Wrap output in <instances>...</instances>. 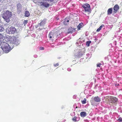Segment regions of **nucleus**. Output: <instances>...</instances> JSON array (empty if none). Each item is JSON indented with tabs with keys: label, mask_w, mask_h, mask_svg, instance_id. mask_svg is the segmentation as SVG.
<instances>
[{
	"label": "nucleus",
	"mask_w": 122,
	"mask_h": 122,
	"mask_svg": "<svg viewBox=\"0 0 122 122\" xmlns=\"http://www.w3.org/2000/svg\"><path fill=\"white\" fill-rule=\"evenodd\" d=\"M119 9V7L117 5H115L113 7V12L116 13Z\"/></svg>",
	"instance_id": "nucleus-11"
},
{
	"label": "nucleus",
	"mask_w": 122,
	"mask_h": 122,
	"mask_svg": "<svg viewBox=\"0 0 122 122\" xmlns=\"http://www.w3.org/2000/svg\"><path fill=\"white\" fill-rule=\"evenodd\" d=\"M82 6L84 8L86 11H89L91 9L90 5L87 3L84 4L82 5Z\"/></svg>",
	"instance_id": "nucleus-7"
},
{
	"label": "nucleus",
	"mask_w": 122,
	"mask_h": 122,
	"mask_svg": "<svg viewBox=\"0 0 122 122\" xmlns=\"http://www.w3.org/2000/svg\"><path fill=\"white\" fill-rule=\"evenodd\" d=\"M102 25H101V26H100L97 29V31L99 32V31H100V30H101V29L102 27Z\"/></svg>",
	"instance_id": "nucleus-21"
},
{
	"label": "nucleus",
	"mask_w": 122,
	"mask_h": 122,
	"mask_svg": "<svg viewBox=\"0 0 122 122\" xmlns=\"http://www.w3.org/2000/svg\"><path fill=\"white\" fill-rule=\"evenodd\" d=\"M16 29L14 27L9 26L6 29V32L10 34L17 33Z\"/></svg>",
	"instance_id": "nucleus-6"
},
{
	"label": "nucleus",
	"mask_w": 122,
	"mask_h": 122,
	"mask_svg": "<svg viewBox=\"0 0 122 122\" xmlns=\"http://www.w3.org/2000/svg\"><path fill=\"white\" fill-rule=\"evenodd\" d=\"M118 120L120 122H122V118L120 117Z\"/></svg>",
	"instance_id": "nucleus-27"
},
{
	"label": "nucleus",
	"mask_w": 122,
	"mask_h": 122,
	"mask_svg": "<svg viewBox=\"0 0 122 122\" xmlns=\"http://www.w3.org/2000/svg\"><path fill=\"white\" fill-rule=\"evenodd\" d=\"M54 65L55 67H56L59 65V63H57L56 64H54Z\"/></svg>",
	"instance_id": "nucleus-28"
},
{
	"label": "nucleus",
	"mask_w": 122,
	"mask_h": 122,
	"mask_svg": "<svg viewBox=\"0 0 122 122\" xmlns=\"http://www.w3.org/2000/svg\"><path fill=\"white\" fill-rule=\"evenodd\" d=\"M66 21H67V22H66V24H67V23L69 22V20H68L67 19V20H66Z\"/></svg>",
	"instance_id": "nucleus-31"
},
{
	"label": "nucleus",
	"mask_w": 122,
	"mask_h": 122,
	"mask_svg": "<svg viewBox=\"0 0 122 122\" xmlns=\"http://www.w3.org/2000/svg\"><path fill=\"white\" fill-rule=\"evenodd\" d=\"M119 85V84H118V85H117V86H118V85Z\"/></svg>",
	"instance_id": "nucleus-35"
},
{
	"label": "nucleus",
	"mask_w": 122,
	"mask_h": 122,
	"mask_svg": "<svg viewBox=\"0 0 122 122\" xmlns=\"http://www.w3.org/2000/svg\"><path fill=\"white\" fill-rule=\"evenodd\" d=\"M100 101L101 99L98 96L95 97L93 98V100H92L91 101V104L93 105H94L95 104L94 101L98 102H100Z\"/></svg>",
	"instance_id": "nucleus-9"
},
{
	"label": "nucleus",
	"mask_w": 122,
	"mask_h": 122,
	"mask_svg": "<svg viewBox=\"0 0 122 122\" xmlns=\"http://www.w3.org/2000/svg\"><path fill=\"white\" fill-rule=\"evenodd\" d=\"M91 41H87V42L86 43V44L87 46H89L90 44V43H91Z\"/></svg>",
	"instance_id": "nucleus-19"
},
{
	"label": "nucleus",
	"mask_w": 122,
	"mask_h": 122,
	"mask_svg": "<svg viewBox=\"0 0 122 122\" xmlns=\"http://www.w3.org/2000/svg\"><path fill=\"white\" fill-rule=\"evenodd\" d=\"M9 41L10 43L14 45H17L19 44V40L17 37L15 36L11 37Z\"/></svg>",
	"instance_id": "nucleus-4"
},
{
	"label": "nucleus",
	"mask_w": 122,
	"mask_h": 122,
	"mask_svg": "<svg viewBox=\"0 0 122 122\" xmlns=\"http://www.w3.org/2000/svg\"><path fill=\"white\" fill-rule=\"evenodd\" d=\"M78 108V107H77V106H76V108Z\"/></svg>",
	"instance_id": "nucleus-34"
},
{
	"label": "nucleus",
	"mask_w": 122,
	"mask_h": 122,
	"mask_svg": "<svg viewBox=\"0 0 122 122\" xmlns=\"http://www.w3.org/2000/svg\"><path fill=\"white\" fill-rule=\"evenodd\" d=\"M73 32V31H69V33H72Z\"/></svg>",
	"instance_id": "nucleus-32"
},
{
	"label": "nucleus",
	"mask_w": 122,
	"mask_h": 122,
	"mask_svg": "<svg viewBox=\"0 0 122 122\" xmlns=\"http://www.w3.org/2000/svg\"><path fill=\"white\" fill-rule=\"evenodd\" d=\"M59 30L56 32L51 31L50 32L48 37L50 40H54L56 39L57 37L60 35V32Z\"/></svg>",
	"instance_id": "nucleus-2"
},
{
	"label": "nucleus",
	"mask_w": 122,
	"mask_h": 122,
	"mask_svg": "<svg viewBox=\"0 0 122 122\" xmlns=\"http://www.w3.org/2000/svg\"><path fill=\"white\" fill-rule=\"evenodd\" d=\"M80 114L81 117H84L86 116V113L85 112H81Z\"/></svg>",
	"instance_id": "nucleus-15"
},
{
	"label": "nucleus",
	"mask_w": 122,
	"mask_h": 122,
	"mask_svg": "<svg viewBox=\"0 0 122 122\" xmlns=\"http://www.w3.org/2000/svg\"><path fill=\"white\" fill-rule=\"evenodd\" d=\"M45 23L46 20H41L40 23L38 24V25L40 26H43L45 24Z\"/></svg>",
	"instance_id": "nucleus-12"
},
{
	"label": "nucleus",
	"mask_w": 122,
	"mask_h": 122,
	"mask_svg": "<svg viewBox=\"0 0 122 122\" xmlns=\"http://www.w3.org/2000/svg\"><path fill=\"white\" fill-rule=\"evenodd\" d=\"M4 30V28L1 26H0V32Z\"/></svg>",
	"instance_id": "nucleus-23"
},
{
	"label": "nucleus",
	"mask_w": 122,
	"mask_h": 122,
	"mask_svg": "<svg viewBox=\"0 0 122 122\" xmlns=\"http://www.w3.org/2000/svg\"><path fill=\"white\" fill-rule=\"evenodd\" d=\"M3 36L2 34L0 33V42H1V40L3 38Z\"/></svg>",
	"instance_id": "nucleus-18"
},
{
	"label": "nucleus",
	"mask_w": 122,
	"mask_h": 122,
	"mask_svg": "<svg viewBox=\"0 0 122 122\" xmlns=\"http://www.w3.org/2000/svg\"><path fill=\"white\" fill-rule=\"evenodd\" d=\"M71 29H72V28H70L69 29V30H71Z\"/></svg>",
	"instance_id": "nucleus-33"
},
{
	"label": "nucleus",
	"mask_w": 122,
	"mask_h": 122,
	"mask_svg": "<svg viewBox=\"0 0 122 122\" xmlns=\"http://www.w3.org/2000/svg\"><path fill=\"white\" fill-rule=\"evenodd\" d=\"M81 101L82 104H85L86 103V99L85 98L83 101Z\"/></svg>",
	"instance_id": "nucleus-20"
},
{
	"label": "nucleus",
	"mask_w": 122,
	"mask_h": 122,
	"mask_svg": "<svg viewBox=\"0 0 122 122\" xmlns=\"http://www.w3.org/2000/svg\"><path fill=\"white\" fill-rule=\"evenodd\" d=\"M39 4L41 6H43L46 7H48L50 5V4L47 2H39Z\"/></svg>",
	"instance_id": "nucleus-10"
},
{
	"label": "nucleus",
	"mask_w": 122,
	"mask_h": 122,
	"mask_svg": "<svg viewBox=\"0 0 122 122\" xmlns=\"http://www.w3.org/2000/svg\"><path fill=\"white\" fill-rule=\"evenodd\" d=\"M2 50L5 53H8L12 49L11 47L6 42L2 41L0 44Z\"/></svg>",
	"instance_id": "nucleus-1"
},
{
	"label": "nucleus",
	"mask_w": 122,
	"mask_h": 122,
	"mask_svg": "<svg viewBox=\"0 0 122 122\" xmlns=\"http://www.w3.org/2000/svg\"><path fill=\"white\" fill-rule=\"evenodd\" d=\"M106 99L108 101L112 103H115L117 102L118 99L116 97L111 96H107L106 97Z\"/></svg>",
	"instance_id": "nucleus-5"
},
{
	"label": "nucleus",
	"mask_w": 122,
	"mask_h": 122,
	"mask_svg": "<svg viewBox=\"0 0 122 122\" xmlns=\"http://www.w3.org/2000/svg\"><path fill=\"white\" fill-rule=\"evenodd\" d=\"M44 49V48L43 47H40V50H43Z\"/></svg>",
	"instance_id": "nucleus-29"
},
{
	"label": "nucleus",
	"mask_w": 122,
	"mask_h": 122,
	"mask_svg": "<svg viewBox=\"0 0 122 122\" xmlns=\"http://www.w3.org/2000/svg\"><path fill=\"white\" fill-rule=\"evenodd\" d=\"M101 65H102V64L101 63H98V64H97V67H100Z\"/></svg>",
	"instance_id": "nucleus-24"
},
{
	"label": "nucleus",
	"mask_w": 122,
	"mask_h": 122,
	"mask_svg": "<svg viewBox=\"0 0 122 122\" xmlns=\"http://www.w3.org/2000/svg\"><path fill=\"white\" fill-rule=\"evenodd\" d=\"M80 117H76L75 116L72 119V120L73 121H78L80 120Z\"/></svg>",
	"instance_id": "nucleus-14"
},
{
	"label": "nucleus",
	"mask_w": 122,
	"mask_h": 122,
	"mask_svg": "<svg viewBox=\"0 0 122 122\" xmlns=\"http://www.w3.org/2000/svg\"><path fill=\"white\" fill-rule=\"evenodd\" d=\"M12 15L11 12L7 10L4 12L2 15V17L5 20L6 22H8L10 21V19Z\"/></svg>",
	"instance_id": "nucleus-3"
},
{
	"label": "nucleus",
	"mask_w": 122,
	"mask_h": 122,
	"mask_svg": "<svg viewBox=\"0 0 122 122\" xmlns=\"http://www.w3.org/2000/svg\"><path fill=\"white\" fill-rule=\"evenodd\" d=\"M30 14L29 12L28 11H25V16L28 17L29 16Z\"/></svg>",
	"instance_id": "nucleus-16"
},
{
	"label": "nucleus",
	"mask_w": 122,
	"mask_h": 122,
	"mask_svg": "<svg viewBox=\"0 0 122 122\" xmlns=\"http://www.w3.org/2000/svg\"><path fill=\"white\" fill-rule=\"evenodd\" d=\"M28 22V20H25L23 21V24L25 26L26 25V24Z\"/></svg>",
	"instance_id": "nucleus-22"
},
{
	"label": "nucleus",
	"mask_w": 122,
	"mask_h": 122,
	"mask_svg": "<svg viewBox=\"0 0 122 122\" xmlns=\"http://www.w3.org/2000/svg\"><path fill=\"white\" fill-rule=\"evenodd\" d=\"M82 23H81L79 24V25L77 26L78 30H80L81 28L82 27Z\"/></svg>",
	"instance_id": "nucleus-17"
},
{
	"label": "nucleus",
	"mask_w": 122,
	"mask_h": 122,
	"mask_svg": "<svg viewBox=\"0 0 122 122\" xmlns=\"http://www.w3.org/2000/svg\"><path fill=\"white\" fill-rule=\"evenodd\" d=\"M46 1L49 2H51L53 1L54 0H45Z\"/></svg>",
	"instance_id": "nucleus-30"
},
{
	"label": "nucleus",
	"mask_w": 122,
	"mask_h": 122,
	"mask_svg": "<svg viewBox=\"0 0 122 122\" xmlns=\"http://www.w3.org/2000/svg\"><path fill=\"white\" fill-rule=\"evenodd\" d=\"M79 54L78 56H79L80 57H81L83 55L82 53L80 52L79 53Z\"/></svg>",
	"instance_id": "nucleus-25"
},
{
	"label": "nucleus",
	"mask_w": 122,
	"mask_h": 122,
	"mask_svg": "<svg viewBox=\"0 0 122 122\" xmlns=\"http://www.w3.org/2000/svg\"><path fill=\"white\" fill-rule=\"evenodd\" d=\"M67 20V19H65L64 20V21L63 23L64 24H66V22H67V21H66V20Z\"/></svg>",
	"instance_id": "nucleus-26"
},
{
	"label": "nucleus",
	"mask_w": 122,
	"mask_h": 122,
	"mask_svg": "<svg viewBox=\"0 0 122 122\" xmlns=\"http://www.w3.org/2000/svg\"><path fill=\"white\" fill-rule=\"evenodd\" d=\"M22 6L20 3H18L16 5V8L17 10V13L18 14H20L22 10Z\"/></svg>",
	"instance_id": "nucleus-8"
},
{
	"label": "nucleus",
	"mask_w": 122,
	"mask_h": 122,
	"mask_svg": "<svg viewBox=\"0 0 122 122\" xmlns=\"http://www.w3.org/2000/svg\"><path fill=\"white\" fill-rule=\"evenodd\" d=\"M112 8H111L109 9L107 11V15H110L112 13Z\"/></svg>",
	"instance_id": "nucleus-13"
}]
</instances>
